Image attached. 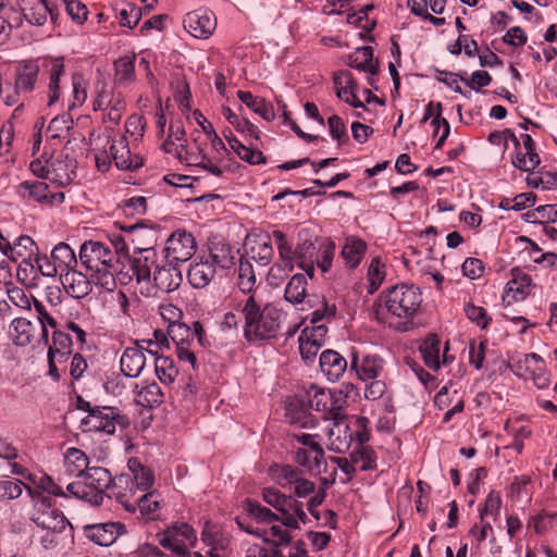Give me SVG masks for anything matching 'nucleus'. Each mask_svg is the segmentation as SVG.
Instances as JSON below:
<instances>
[{
  "label": "nucleus",
  "mask_w": 557,
  "mask_h": 557,
  "mask_svg": "<svg viewBox=\"0 0 557 557\" xmlns=\"http://www.w3.org/2000/svg\"><path fill=\"white\" fill-rule=\"evenodd\" d=\"M79 262L90 273L96 285L106 290L116 287L114 273L115 255L108 246L97 240H87L79 248Z\"/></svg>",
  "instance_id": "1"
},
{
  "label": "nucleus",
  "mask_w": 557,
  "mask_h": 557,
  "mask_svg": "<svg viewBox=\"0 0 557 557\" xmlns=\"http://www.w3.org/2000/svg\"><path fill=\"white\" fill-rule=\"evenodd\" d=\"M242 312L245 318L244 333L247 341H263L275 337L282 319V311L272 305H261L250 295Z\"/></svg>",
  "instance_id": "2"
},
{
  "label": "nucleus",
  "mask_w": 557,
  "mask_h": 557,
  "mask_svg": "<svg viewBox=\"0 0 557 557\" xmlns=\"http://www.w3.org/2000/svg\"><path fill=\"white\" fill-rule=\"evenodd\" d=\"M29 170L40 178L49 180L58 187L67 186L76 176V160L62 152L49 159L38 158L30 162Z\"/></svg>",
  "instance_id": "3"
},
{
  "label": "nucleus",
  "mask_w": 557,
  "mask_h": 557,
  "mask_svg": "<svg viewBox=\"0 0 557 557\" xmlns=\"http://www.w3.org/2000/svg\"><path fill=\"white\" fill-rule=\"evenodd\" d=\"M422 302V294L414 285L399 284L392 287L385 295V307L397 318L413 317Z\"/></svg>",
  "instance_id": "4"
},
{
  "label": "nucleus",
  "mask_w": 557,
  "mask_h": 557,
  "mask_svg": "<svg viewBox=\"0 0 557 557\" xmlns=\"http://www.w3.org/2000/svg\"><path fill=\"white\" fill-rule=\"evenodd\" d=\"M158 536L162 547L172 550L178 557H191L188 549L195 545L197 536L189 524H174Z\"/></svg>",
  "instance_id": "5"
},
{
  "label": "nucleus",
  "mask_w": 557,
  "mask_h": 557,
  "mask_svg": "<svg viewBox=\"0 0 557 557\" xmlns=\"http://www.w3.org/2000/svg\"><path fill=\"white\" fill-rule=\"evenodd\" d=\"M81 409L88 411V416L83 419V423L88 431L113 434L116 424L125 425L124 417L120 416L116 408L91 407L89 403L85 401Z\"/></svg>",
  "instance_id": "6"
},
{
  "label": "nucleus",
  "mask_w": 557,
  "mask_h": 557,
  "mask_svg": "<svg viewBox=\"0 0 557 557\" xmlns=\"http://www.w3.org/2000/svg\"><path fill=\"white\" fill-rule=\"evenodd\" d=\"M196 249L195 237L184 230H177L165 242L163 259H165V262L180 265L190 260Z\"/></svg>",
  "instance_id": "7"
},
{
  "label": "nucleus",
  "mask_w": 557,
  "mask_h": 557,
  "mask_svg": "<svg viewBox=\"0 0 557 557\" xmlns=\"http://www.w3.org/2000/svg\"><path fill=\"white\" fill-rule=\"evenodd\" d=\"M97 92L94 110H104L106 113L102 115V122L107 128H113L119 125L125 112L126 101L121 92L113 94L107 89L106 85H102Z\"/></svg>",
  "instance_id": "8"
},
{
  "label": "nucleus",
  "mask_w": 557,
  "mask_h": 557,
  "mask_svg": "<svg viewBox=\"0 0 557 557\" xmlns=\"http://www.w3.org/2000/svg\"><path fill=\"white\" fill-rule=\"evenodd\" d=\"M32 521L44 530L61 533L70 525L64 515L50 504V498L44 497L36 503Z\"/></svg>",
  "instance_id": "9"
},
{
  "label": "nucleus",
  "mask_w": 557,
  "mask_h": 557,
  "mask_svg": "<svg viewBox=\"0 0 557 557\" xmlns=\"http://www.w3.org/2000/svg\"><path fill=\"white\" fill-rule=\"evenodd\" d=\"M113 482L114 479H112L111 473L106 468L90 467L87 469L83 475V483L89 493L88 502L100 505L104 493H110Z\"/></svg>",
  "instance_id": "10"
},
{
  "label": "nucleus",
  "mask_w": 557,
  "mask_h": 557,
  "mask_svg": "<svg viewBox=\"0 0 557 557\" xmlns=\"http://www.w3.org/2000/svg\"><path fill=\"white\" fill-rule=\"evenodd\" d=\"M17 194L25 200H33L42 205L53 206L64 201L62 191L52 193L48 184L41 181H25L18 184Z\"/></svg>",
  "instance_id": "11"
},
{
  "label": "nucleus",
  "mask_w": 557,
  "mask_h": 557,
  "mask_svg": "<svg viewBox=\"0 0 557 557\" xmlns=\"http://www.w3.org/2000/svg\"><path fill=\"white\" fill-rule=\"evenodd\" d=\"M184 28L197 39H208L216 27V18L211 11L195 10L184 17Z\"/></svg>",
  "instance_id": "12"
},
{
  "label": "nucleus",
  "mask_w": 557,
  "mask_h": 557,
  "mask_svg": "<svg viewBox=\"0 0 557 557\" xmlns=\"http://www.w3.org/2000/svg\"><path fill=\"white\" fill-rule=\"evenodd\" d=\"M41 64L38 60L20 62L14 70V89L17 94H30L36 89Z\"/></svg>",
  "instance_id": "13"
},
{
  "label": "nucleus",
  "mask_w": 557,
  "mask_h": 557,
  "mask_svg": "<svg viewBox=\"0 0 557 557\" xmlns=\"http://www.w3.org/2000/svg\"><path fill=\"white\" fill-rule=\"evenodd\" d=\"M23 17L32 25L42 26L48 16L57 18V7L53 0H23L21 5Z\"/></svg>",
  "instance_id": "14"
},
{
  "label": "nucleus",
  "mask_w": 557,
  "mask_h": 557,
  "mask_svg": "<svg viewBox=\"0 0 557 557\" xmlns=\"http://www.w3.org/2000/svg\"><path fill=\"white\" fill-rule=\"evenodd\" d=\"M129 475H119L114 479L112 487L108 496L119 502L127 511L135 512L137 510L138 495L140 492L136 486L129 484Z\"/></svg>",
  "instance_id": "15"
},
{
  "label": "nucleus",
  "mask_w": 557,
  "mask_h": 557,
  "mask_svg": "<svg viewBox=\"0 0 557 557\" xmlns=\"http://www.w3.org/2000/svg\"><path fill=\"white\" fill-rule=\"evenodd\" d=\"M203 327L199 321H195L193 326L185 323L173 322L168 326V335L175 346L196 345L203 346Z\"/></svg>",
  "instance_id": "16"
},
{
  "label": "nucleus",
  "mask_w": 557,
  "mask_h": 557,
  "mask_svg": "<svg viewBox=\"0 0 557 557\" xmlns=\"http://www.w3.org/2000/svg\"><path fill=\"white\" fill-rule=\"evenodd\" d=\"M151 281H153L154 286L159 290L163 293H171L181 286L183 275L177 264L165 262V259H163L162 263L159 267H156Z\"/></svg>",
  "instance_id": "17"
},
{
  "label": "nucleus",
  "mask_w": 557,
  "mask_h": 557,
  "mask_svg": "<svg viewBox=\"0 0 557 557\" xmlns=\"http://www.w3.org/2000/svg\"><path fill=\"white\" fill-rule=\"evenodd\" d=\"M162 261H159L156 250L134 252V257L131 260V268L137 283L150 284L156 267H159Z\"/></svg>",
  "instance_id": "18"
},
{
  "label": "nucleus",
  "mask_w": 557,
  "mask_h": 557,
  "mask_svg": "<svg viewBox=\"0 0 557 557\" xmlns=\"http://www.w3.org/2000/svg\"><path fill=\"white\" fill-rule=\"evenodd\" d=\"M160 232L156 227L133 224L128 226V242L133 245L134 252L156 250Z\"/></svg>",
  "instance_id": "19"
},
{
  "label": "nucleus",
  "mask_w": 557,
  "mask_h": 557,
  "mask_svg": "<svg viewBox=\"0 0 557 557\" xmlns=\"http://www.w3.org/2000/svg\"><path fill=\"white\" fill-rule=\"evenodd\" d=\"M60 280L65 293L75 299L85 298L92 289L91 281L76 268L60 274Z\"/></svg>",
  "instance_id": "20"
},
{
  "label": "nucleus",
  "mask_w": 557,
  "mask_h": 557,
  "mask_svg": "<svg viewBox=\"0 0 557 557\" xmlns=\"http://www.w3.org/2000/svg\"><path fill=\"white\" fill-rule=\"evenodd\" d=\"M41 67L48 72V106L54 104L61 96L60 78L64 75V62L62 58H44Z\"/></svg>",
  "instance_id": "21"
},
{
  "label": "nucleus",
  "mask_w": 557,
  "mask_h": 557,
  "mask_svg": "<svg viewBox=\"0 0 557 557\" xmlns=\"http://www.w3.org/2000/svg\"><path fill=\"white\" fill-rule=\"evenodd\" d=\"M110 153L115 165L120 170H136L144 164V160L138 154H132L128 143L125 137L112 140L110 144Z\"/></svg>",
  "instance_id": "22"
},
{
  "label": "nucleus",
  "mask_w": 557,
  "mask_h": 557,
  "mask_svg": "<svg viewBox=\"0 0 557 557\" xmlns=\"http://www.w3.org/2000/svg\"><path fill=\"white\" fill-rule=\"evenodd\" d=\"M146 364L144 346L136 343L133 347H127L120 359L122 373L127 377H138Z\"/></svg>",
  "instance_id": "23"
},
{
  "label": "nucleus",
  "mask_w": 557,
  "mask_h": 557,
  "mask_svg": "<svg viewBox=\"0 0 557 557\" xmlns=\"http://www.w3.org/2000/svg\"><path fill=\"white\" fill-rule=\"evenodd\" d=\"M354 433L347 421L333 422L327 431V447L330 450L343 454L352 443Z\"/></svg>",
  "instance_id": "24"
},
{
  "label": "nucleus",
  "mask_w": 557,
  "mask_h": 557,
  "mask_svg": "<svg viewBox=\"0 0 557 557\" xmlns=\"http://www.w3.org/2000/svg\"><path fill=\"white\" fill-rule=\"evenodd\" d=\"M322 373L331 382H337L347 370V360L336 350L326 349L319 359Z\"/></svg>",
  "instance_id": "25"
},
{
  "label": "nucleus",
  "mask_w": 557,
  "mask_h": 557,
  "mask_svg": "<svg viewBox=\"0 0 557 557\" xmlns=\"http://www.w3.org/2000/svg\"><path fill=\"white\" fill-rule=\"evenodd\" d=\"M384 368L382 358L375 355H367L359 362L357 355L352 356L351 369L356 371L358 377L362 381L375 380Z\"/></svg>",
  "instance_id": "26"
},
{
  "label": "nucleus",
  "mask_w": 557,
  "mask_h": 557,
  "mask_svg": "<svg viewBox=\"0 0 557 557\" xmlns=\"http://www.w3.org/2000/svg\"><path fill=\"white\" fill-rule=\"evenodd\" d=\"M347 64L372 76L376 75L380 70L379 61L373 59V49L370 46L357 48L354 53L348 55Z\"/></svg>",
  "instance_id": "27"
},
{
  "label": "nucleus",
  "mask_w": 557,
  "mask_h": 557,
  "mask_svg": "<svg viewBox=\"0 0 557 557\" xmlns=\"http://www.w3.org/2000/svg\"><path fill=\"white\" fill-rule=\"evenodd\" d=\"M122 529L119 522L96 524L87 529V536L100 546H109L116 541Z\"/></svg>",
  "instance_id": "28"
},
{
  "label": "nucleus",
  "mask_w": 557,
  "mask_h": 557,
  "mask_svg": "<svg viewBox=\"0 0 557 557\" xmlns=\"http://www.w3.org/2000/svg\"><path fill=\"white\" fill-rule=\"evenodd\" d=\"M367 243L355 236L346 238L345 245L342 248L341 256L349 269L357 268L367 252Z\"/></svg>",
  "instance_id": "29"
},
{
  "label": "nucleus",
  "mask_w": 557,
  "mask_h": 557,
  "mask_svg": "<svg viewBox=\"0 0 557 557\" xmlns=\"http://www.w3.org/2000/svg\"><path fill=\"white\" fill-rule=\"evenodd\" d=\"M247 245L249 246L247 255L252 260L262 267L270 264L274 256L270 236L257 237L252 242H248Z\"/></svg>",
  "instance_id": "30"
},
{
  "label": "nucleus",
  "mask_w": 557,
  "mask_h": 557,
  "mask_svg": "<svg viewBox=\"0 0 557 557\" xmlns=\"http://www.w3.org/2000/svg\"><path fill=\"white\" fill-rule=\"evenodd\" d=\"M34 324L25 318H15L9 326V335L16 346L25 347L34 338Z\"/></svg>",
  "instance_id": "31"
},
{
  "label": "nucleus",
  "mask_w": 557,
  "mask_h": 557,
  "mask_svg": "<svg viewBox=\"0 0 557 557\" xmlns=\"http://www.w3.org/2000/svg\"><path fill=\"white\" fill-rule=\"evenodd\" d=\"M215 275V267L209 261H201L189 267L187 277L195 288L206 287Z\"/></svg>",
  "instance_id": "32"
},
{
  "label": "nucleus",
  "mask_w": 557,
  "mask_h": 557,
  "mask_svg": "<svg viewBox=\"0 0 557 557\" xmlns=\"http://www.w3.org/2000/svg\"><path fill=\"white\" fill-rule=\"evenodd\" d=\"M313 448H298L295 459L299 466L307 468L310 472L320 473L324 462V450L321 446H313Z\"/></svg>",
  "instance_id": "33"
},
{
  "label": "nucleus",
  "mask_w": 557,
  "mask_h": 557,
  "mask_svg": "<svg viewBox=\"0 0 557 557\" xmlns=\"http://www.w3.org/2000/svg\"><path fill=\"white\" fill-rule=\"evenodd\" d=\"M507 293L512 295L516 301L523 300L531 292L532 280L519 269L511 270V278L506 285Z\"/></svg>",
  "instance_id": "34"
},
{
  "label": "nucleus",
  "mask_w": 557,
  "mask_h": 557,
  "mask_svg": "<svg viewBox=\"0 0 557 557\" xmlns=\"http://www.w3.org/2000/svg\"><path fill=\"white\" fill-rule=\"evenodd\" d=\"M228 135L224 133V137L230 147L243 161L252 165L264 164L267 162L265 157L260 150L245 146L235 136H233L231 131H228Z\"/></svg>",
  "instance_id": "35"
},
{
  "label": "nucleus",
  "mask_w": 557,
  "mask_h": 557,
  "mask_svg": "<svg viewBox=\"0 0 557 557\" xmlns=\"http://www.w3.org/2000/svg\"><path fill=\"white\" fill-rule=\"evenodd\" d=\"M238 99L245 103L255 113L259 114L265 121H272L275 117L273 106L267 102L264 98L256 97L250 91H237Z\"/></svg>",
  "instance_id": "36"
},
{
  "label": "nucleus",
  "mask_w": 557,
  "mask_h": 557,
  "mask_svg": "<svg viewBox=\"0 0 557 557\" xmlns=\"http://www.w3.org/2000/svg\"><path fill=\"white\" fill-rule=\"evenodd\" d=\"M64 468L70 475L83 476L87 469H89L88 457L83 450L71 447L64 456Z\"/></svg>",
  "instance_id": "37"
},
{
  "label": "nucleus",
  "mask_w": 557,
  "mask_h": 557,
  "mask_svg": "<svg viewBox=\"0 0 557 557\" xmlns=\"http://www.w3.org/2000/svg\"><path fill=\"white\" fill-rule=\"evenodd\" d=\"M135 401L147 408L159 406L163 401V393L156 382L145 383L138 388L136 385Z\"/></svg>",
  "instance_id": "38"
},
{
  "label": "nucleus",
  "mask_w": 557,
  "mask_h": 557,
  "mask_svg": "<svg viewBox=\"0 0 557 557\" xmlns=\"http://www.w3.org/2000/svg\"><path fill=\"white\" fill-rule=\"evenodd\" d=\"M51 259L54 260L61 273L77 268V258L74 250L66 243H59L51 251Z\"/></svg>",
  "instance_id": "39"
},
{
  "label": "nucleus",
  "mask_w": 557,
  "mask_h": 557,
  "mask_svg": "<svg viewBox=\"0 0 557 557\" xmlns=\"http://www.w3.org/2000/svg\"><path fill=\"white\" fill-rule=\"evenodd\" d=\"M73 124V119L69 114H61L53 117L46 129L47 140L67 139V141H70L67 137Z\"/></svg>",
  "instance_id": "40"
},
{
  "label": "nucleus",
  "mask_w": 557,
  "mask_h": 557,
  "mask_svg": "<svg viewBox=\"0 0 557 557\" xmlns=\"http://www.w3.org/2000/svg\"><path fill=\"white\" fill-rule=\"evenodd\" d=\"M284 297L293 305L302 304L307 297V276L302 273L293 275L285 287Z\"/></svg>",
  "instance_id": "41"
},
{
  "label": "nucleus",
  "mask_w": 557,
  "mask_h": 557,
  "mask_svg": "<svg viewBox=\"0 0 557 557\" xmlns=\"http://www.w3.org/2000/svg\"><path fill=\"white\" fill-rule=\"evenodd\" d=\"M17 458L18 453L15 447L8 443H0V459L7 461V468L0 465V470L4 475H8L9 473L24 475L26 469L16 461Z\"/></svg>",
  "instance_id": "42"
},
{
  "label": "nucleus",
  "mask_w": 557,
  "mask_h": 557,
  "mask_svg": "<svg viewBox=\"0 0 557 557\" xmlns=\"http://www.w3.org/2000/svg\"><path fill=\"white\" fill-rule=\"evenodd\" d=\"M247 532L262 537L265 543H272L275 547L287 545L292 542V536L288 530L278 524H273L269 529H263L261 531L247 530Z\"/></svg>",
  "instance_id": "43"
},
{
  "label": "nucleus",
  "mask_w": 557,
  "mask_h": 557,
  "mask_svg": "<svg viewBox=\"0 0 557 557\" xmlns=\"http://www.w3.org/2000/svg\"><path fill=\"white\" fill-rule=\"evenodd\" d=\"M211 263L221 269H230L235 264V255L232 247L225 243H212L210 247Z\"/></svg>",
  "instance_id": "44"
},
{
  "label": "nucleus",
  "mask_w": 557,
  "mask_h": 557,
  "mask_svg": "<svg viewBox=\"0 0 557 557\" xmlns=\"http://www.w3.org/2000/svg\"><path fill=\"white\" fill-rule=\"evenodd\" d=\"M161 508V499L156 492H146L138 498L137 509L146 520H154Z\"/></svg>",
  "instance_id": "45"
},
{
  "label": "nucleus",
  "mask_w": 557,
  "mask_h": 557,
  "mask_svg": "<svg viewBox=\"0 0 557 557\" xmlns=\"http://www.w3.org/2000/svg\"><path fill=\"white\" fill-rule=\"evenodd\" d=\"M223 115L235 129L247 137L258 140L260 138V131L248 119L240 117L234 113L230 108H223Z\"/></svg>",
  "instance_id": "46"
},
{
  "label": "nucleus",
  "mask_w": 557,
  "mask_h": 557,
  "mask_svg": "<svg viewBox=\"0 0 557 557\" xmlns=\"http://www.w3.org/2000/svg\"><path fill=\"white\" fill-rule=\"evenodd\" d=\"M154 371L161 383L172 384L178 375L175 362L170 357L157 356L154 360Z\"/></svg>",
  "instance_id": "47"
},
{
  "label": "nucleus",
  "mask_w": 557,
  "mask_h": 557,
  "mask_svg": "<svg viewBox=\"0 0 557 557\" xmlns=\"http://www.w3.org/2000/svg\"><path fill=\"white\" fill-rule=\"evenodd\" d=\"M16 277L27 288H34L39 283V276L36 269V262L34 259H23L16 271Z\"/></svg>",
  "instance_id": "48"
},
{
  "label": "nucleus",
  "mask_w": 557,
  "mask_h": 557,
  "mask_svg": "<svg viewBox=\"0 0 557 557\" xmlns=\"http://www.w3.org/2000/svg\"><path fill=\"white\" fill-rule=\"evenodd\" d=\"M256 284L253 267L248 259L239 258L237 285L242 293L249 294Z\"/></svg>",
  "instance_id": "49"
},
{
  "label": "nucleus",
  "mask_w": 557,
  "mask_h": 557,
  "mask_svg": "<svg viewBox=\"0 0 557 557\" xmlns=\"http://www.w3.org/2000/svg\"><path fill=\"white\" fill-rule=\"evenodd\" d=\"M440 341L435 337L426 338L420 346V352L426 367L432 370H438L440 363Z\"/></svg>",
  "instance_id": "50"
},
{
  "label": "nucleus",
  "mask_w": 557,
  "mask_h": 557,
  "mask_svg": "<svg viewBox=\"0 0 557 557\" xmlns=\"http://www.w3.org/2000/svg\"><path fill=\"white\" fill-rule=\"evenodd\" d=\"M115 81L128 85L135 79V55L120 58L114 62Z\"/></svg>",
  "instance_id": "51"
},
{
  "label": "nucleus",
  "mask_w": 557,
  "mask_h": 557,
  "mask_svg": "<svg viewBox=\"0 0 557 557\" xmlns=\"http://www.w3.org/2000/svg\"><path fill=\"white\" fill-rule=\"evenodd\" d=\"M346 407V396L342 392L333 393V399L330 400L326 406V410L323 412L325 414V419L332 420L333 422L347 421Z\"/></svg>",
  "instance_id": "52"
},
{
  "label": "nucleus",
  "mask_w": 557,
  "mask_h": 557,
  "mask_svg": "<svg viewBox=\"0 0 557 557\" xmlns=\"http://www.w3.org/2000/svg\"><path fill=\"white\" fill-rule=\"evenodd\" d=\"M542 366H544V361L539 355L527 354L515 363V372L520 376L530 377L532 374H536Z\"/></svg>",
  "instance_id": "53"
},
{
  "label": "nucleus",
  "mask_w": 557,
  "mask_h": 557,
  "mask_svg": "<svg viewBox=\"0 0 557 557\" xmlns=\"http://www.w3.org/2000/svg\"><path fill=\"white\" fill-rule=\"evenodd\" d=\"M38 253V247L32 237L22 235L12 245V257L10 260L16 261L18 258L32 259Z\"/></svg>",
  "instance_id": "54"
},
{
  "label": "nucleus",
  "mask_w": 557,
  "mask_h": 557,
  "mask_svg": "<svg viewBox=\"0 0 557 557\" xmlns=\"http://www.w3.org/2000/svg\"><path fill=\"white\" fill-rule=\"evenodd\" d=\"M352 462L360 465L361 471L374 470L376 468V456L372 447H356L350 454Z\"/></svg>",
  "instance_id": "55"
},
{
  "label": "nucleus",
  "mask_w": 557,
  "mask_h": 557,
  "mask_svg": "<svg viewBox=\"0 0 557 557\" xmlns=\"http://www.w3.org/2000/svg\"><path fill=\"white\" fill-rule=\"evenodd\" d=\"M5 290L10 302L18 309L22 310H30L32 305H34V299H36L33 295H27L26 292L9 283L5 285Z\"/></svg>",
  "instance_id": "56"
},
{
  "label": "nucleus",
  "mask_w": 557,
  "mask_h": 557,
  "mask_svg": "<svg viewBox=\"0 0 557 557\" xmlns=\"http://www.w3.org/2000/svg\"><path fill=\"white\" fill-rule=\"evenodd\" d=\"M272 238L275 240L278 249V255L285 267H288L290 271L293 269V258L295 257V250L292 245L287 242L285 234L282 231L275 230L272 232Z\"/></svg>",
  "instance_id": "57"
},
{
  "label": "nucleus",
  "mask_w": 557,
  "mask_h": 557,
  "mask_svg": "<svg viewBox=\"0 0 557 557\" xmlns=\"http://www.w3.org/2000/svg\"><path fill=\"white\" fill-rule=\"evenodd\" d=\"M246 511L252 516L258 522L273 523L278 520V516L272 512L269 508L263 507L260 503L247 499L245 503Z\"/></svg>",
  "instance_id": "58"
},
{
  "label": "nucleus",
  "mask_w": 557,
  "mask_h": 557,
  "mask_svg": "<svg viewBox=\"0 0 557 557\" xmlns=\"http://www.w3.org/2000/svg\"><path fill=\"white\" fill-rule=\"evenodd\" d=\"M272 472L276 482L283 487L293 485L302 475L300 470L288 465L275 466Z\"/></svg>",
  "instance_id": "59"
},
{
  "label": "nucleus",
  "mask_w": 557,
  "mask_h": 557,
  "mask_svg": "<svg viewBox=\"0 0 557 557\" xmlns=\"http://www.w3.org/2000/svg\"><path fill=\"white\" fill-rule=\"evenodd\" d=\"M331 399H333V392L313 385L310 387L309 406L311 409L324 412Z\"/></svg>",
  "instance_id": "60"
},
{
  "label": "nucleus",
  "mask_w": 557,
  "mask_h": 557,
  "mask_svg": "<svg viewBox=\"0 0 557 557\" xmlns=\"http://www.w3.org/2000/svg\"><path fill=\"white\" fill-rule=\"evenodd\" d=\"M384 278V264L382 263L380 257H375L371 260V263L368 269V280L370 283L369 293L373 294L375 290H377Z\"/></svg>",
  "instance_id": "61"
},
{
  "label": "nucleus",
  "mask_w": 557,
  "mask_h": 557,
  "mask_svg": "<svg viewBox=\"0 0 557 557\" xmlns=\"http://www.w3.org/2000/svg\"><path fill=\"white\" fill-rule=\"evenodd\" d=\"M307 334H309V327H306L299 336V350L306 362L311 361L322 346L317 339L309 338Z\"/></svg>",
  "instance_id": "62"
},
{
  "label": "nucleus",
  "mask_w": 557,
  "mask_h": 557,
  "mask_svg": "<svg viewBox=\"0 0 557 557\" xmlns=\"http://www.w3.org/2000/svg\"><path fill=\"white\" fill-rule=\"evenodd\" d=\"M502 507V497L498 493L492 491L485 498L484 505L479 509L481 522L485 520L487 516L497 519Z\"/></svg>",
  "instance_id": "63"
},
{
  "label": "nucleus",
  "mask_w": 557,
  "mask_h": 557,
  "mask_svg": "<svg viewBox=\"0 0 557 557\" xmlns=\"http://www.w3.org/2000/svg\"><path fill=\"white\" fill-rule=\"evenodd\" d=\"M335 255V244L333 242L325 240L315 253V263L322 272H326L331 265Z\"/></svg>",
  "instance_id": "64"
}]
</instances>
